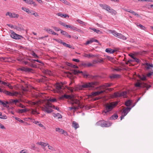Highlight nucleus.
<instances>
[{"label": "nucleus", "mask_w": 153, "mask_h": 153, "mask_svg": "<svg viewBox=\"0 0 153 153\" xmlns=\"http://www.w3.org/2000/svg\"><path fill=\"white\" fill-rule=\"evenodd\" d=\"M97 84L98 83L96 82L83 83L82 85L79 86V88L81 90H83L85 88H88L89 90H98V91L91 93L92 96H96L104 92L105 91V90L107 89H106L107 88L110 87L112 84L106 83L99 87H95Z\"/></svg>", "instance_id": "obj_1"}, {"label": "nucleus", "mask_w": 153, "mask_h": 153, "mask_svg": "<svg viewBox=\"0 0 153 153\" xmlns=\"http://www.w3.org/2000/svg\"><path fill=\"white\" fill-rule=\"evenodd\" d=\"M117 104L118 102H112L105 104L104 105V110L102 113V114L104 115L108 114L117 105Z\"/></svg>", "instance_id": "obj_2"}, {"label": "nucleus", "mask_w": 153, "mask_h": 153, "mask_svg": "<svg viewBox=\"0 0 153 153\" xmlns=\"http://www.w3.org/2000/svg\"><path fill=\"white\" fill-rule=\"evenodd\" d=\"M96 124L97 126H100L102 127H108L111 126L112 123L104 120H101L97 122Z\"/></svg>", "instance_id": "obj_3"}, {"label": "nucleus", "mask_w": 153, "mask_h": 153, "mask_svg": "<svg viewBox=\"0 0 153 153\" xmlns=\"http://www.w3.org/2000/svg\"><path fill=\"white\" fill-rule=\"evenodd\" d=\"M73 73L75 74H79L81 73L82 74V75L85 78L88 77L93 79L94 77V76H93L88 74L86 71L82 72V71L74 70H73Z\"/></svg>", "instance_id": "obj_4"}, {"label": "nucleus", "mask_w": 153, "mask_h": 153, "mask_svg": "<svg viewBox=\"0 0 153 153\" xmlns=\"http://www.w3.org/2000/svg\"><path fill=\"white\" fill-rule=\"evenodd\" d=\"M99 5L100 7L105 10L112 14L115 15L117 13V12L115 10L111 9L110 6L107 5L100 4Z\"/></svg>", "instance_id": "obj_5"}, {"label": "nucleus", "mask_w": 153, "mask_h": 153, "mask_svg": "<svg viewBox=\"0 0 153 153\" xmlns=\"http://www.w3.org/2000/svg\"><path fill=\"white\" fill-rule=\"evenodd\" d=\"M109 32L118 38L122 39L123 40L126 39V37L124 36L120 33H118L116 31L114 30H109Z\"/></svg>", "instance_id": "obj_6"}, {"label": "nucleus", "mask_w": 153, "mask_h": 153, "mask_svg": "<svg viewBox=\"0 0 153 153\" xmlns=\"http://www.w3.org/2000/svg\"><path fill=\"white\" fill-rule=\"evenodd\" d=\"M135 86L136 87L143 88L144 90H146L144 93V94L146 92V90H148L151 87V85L145 83L141 84L139 83H137L135 84Z\"/></svg>", "instance_id": "obj_7"}, {"label": "nucleus", "mask_w": 153, "mask_h": 153, "mask_svg": "<svg viewBox=\"0 0 153 153\" xmlns=\"http://www.w3.org/2000/svg\"><path fill=\"white\" fill-rule=\"evenodd\" d=\"M55 86L56 88L55 92L58 93H61L62 90L63 89V85L61 83H57L55 85Z\"/></svg>", "instance_id": "obj_8"}, {"label": "nucleus", "mask_w": 153, "mask_h": 153, "mask_svg": "<svg viewBox=\"0 0 153 153\" xmlns=\"http://www.w3.org/2000/svg\"><path fill=\"white\" fill-rule=\"evenodd\" d=\"M114 95L115 97H127V92L126 91H124L121 93L115 92Z\"/></svg>", "instance_id": "obj_9"}, {"label": "nucleus", "mask_w": 153, "mask_h": 153, "mask_svg": "<svg viewBox=\"0 0 153 153\" xmlns=\"http://www.w3.org/2000/svg\"><path fill=\"white\" fill-rule=\"evenodd\" d=\"M10 36L12 38L16 39H21L23 38L22 36L16 34L12 30L11 31Z\"/></svg>", "instance_id": "obj_10"}, {"label": "nucleus", "mask_w": 153, "mask_h": 153, "mask_svg": "<svg viewBox=\"0 0 153 153\" xmlns=\"http://www.w3.org/2000/svg\"><path fill=\"white\" fill-rule=\"evenodd\" d=\"M131 109V108L127 107L123 110L122 114L120 117L121 120H122V119L124 118V117L127 114Z\"/></svg>", "instance_id": "obj_11"}, {"label": "nucleus", "mask_w": 153, "mask_h": 153, "mask_svg": "<svg viewBox=\"0 0 153 153\" xmlns=\"http://www.w3.org/2000/svg\"><path fill=\"white\" fill-rule=\"evenodd\" d=\"M71 100L72 102L71 103L72 104H76L78 105V107H80V108H82V106H81L80 105V102L79 100L76 99H74L72 98Z\"/></svg>", "instance_id": "obj_12"}, {"label": "nucleus", "mask_w": 153, "mask_h": 153, "mask_svg": "<svg viewBox=\"0 0 153 153\" xmlns=\"http://www.w3.org/2000/svg\"><path fill=\"white\" fill-rule=\"evenodd\" d=\"M19 70L27 72H30L32 70V69L31 68L25 67H22L19 68Z\"/></svg>", "instance_id": "obj_13"}, {"label": "nucleus", "mask_w": 153, "mask_h": 153, "mask_svg": "<svg viewBox=\"0 0 153 153\" xmlns=\"http://www.w3.org/2000/svg\"><path fill=\"white\" fill-rule=\"evenodd\" d=\"M49 108L50 107L47 105V104H46V106L44 108V111L48 113H51L53 112V110L52 109Z\"/></svg>", "instance_id": "obj_14"}, {"label": "nucleus", "mask_w": 153, "mask_h": 153, "mask_svg": "<svg viewBox=\"0 0 153 153\" xmlns=\"http://www.w3.org/2000/svg\"><path fill=\"white\" fill-rule=\"evenodd\" d=\"M72 97L69 95H67L66 94H65L63 95L62 96L59 97V99L60 100H64L65 98L67 99H70L71 100L72 99Z\"/></svg>", "instance_id": "obj_15"}, {"label": "nucleus", "mask_w": 153, "mask_h": 153, "mask_svg": "<svg viewBox=\"0 0 153 153\" xmlns=\"http://www.w3.org/2000/svg\"><path fill=\"white\" fill-rule=\"evenodd\" d=\"M15 29H16L17 30L19 31L24 30L23 27L21 25H19L18 26H15Z\"/></svg>", "instance_id": "obj_16"}, {"label": "nucleus", "mask_w": 153, "mask_h": 153, "mask_svg": "<svg viewBox=\"0 0 153 153\" xmlns=\"http://www.w3.org/2000/svg\"><path fill=\"white\" fill-rule=\"evenodd\" d=\"M56 131L59 132L61 134L65 133V135L67 134V133L66 132H65L64 131L61 129H60L59 128H56Z\"/></svg>", "instance_id": "obj_17"}, {"label": "nucleus", "mask_w": 153, "mask_h": 153, "mask_svg": "<svg viewBox=\"0 0 153 153\" xmlns=\"http://www.w3.org/2000/svg\"><path fill=\"white\" fill-rule=\"evenodd\" d=\"M3 93H4L5 94L10 95V96H14L15 94L14 93H11L8 91H6L5 90H3Z\"/></svg>", "instance_id": "obj_18"}, {"label": "nucleus", "mask_w": 153, "mask_h": 153, "mask_svg": "<svg viewBox=\"0 0 153 153\" xmlns=\"http://www.w3.org/2000/svg\"><path fill=\"white\" fill-rule=\"evenodd\" d=\"M72 126L75 129L79 127L78 124L75 121H73L72 123Z\"/></svg>", "instance_id": "obj_19"}, {"label": "nucleus", "mask_w": 153, "mask_h": 153, "mask_svg": "<svg viewBox=\"0 0 153 153\" xmlns=\"http://www.w3.org/2000/svg\"><path fill=\"white\" fill-rule=\"evenodd\" d=\"M36 144L41 145L43 147H45L48 145V144L47 143H44L42 142H37L36 143Z\"/></svg>", "instance_id": "obj_20"}, {"label": "nucleus", "mask_w": 153, "mask_h": 153, "mask_svg": "<svg viewBox=\"0 0 153 153\" xmlns=\"http://www.w3.org/2000/svg\"><path fill=\"white\" fill-rule=\"evenodd\" d=\"M138 77L143 81H145L146 79V76L144 74H142L141 75H138Z\"/></svg>", "instance_id": "obj_21"}, {"label": "nucleus", "mask_w": 153, "mask_h": 153, "mask_svg": "<svg viewBox=\"0 0 153 153\" xmlns=\"http://www.w3.org/2000/svg\"><path fill=\"white\" fill-rule=\"evenodd\" d=\"M105 51L106 52L110 53H113L115 51L114 50L111 48H107L105 49Z\"/></svg>", "instance_id": "obj_22"}, {"label": "nucleus", "mask_w": 153, "mask_h": 153, "mask_svg": "<svg viewBox=\"0 0 153 153\" xmlns=\"http://www.w3.org/2000/svg\"><path fill=\"white\" fill-rule=\"evenodd\" d=\"M22 9L23 10L27 12L28 14H30L31 15L33 12V11H30L28 9L25 7H22Z\"/></svg>", "instance_id": "obj_23"}, {"label": "nucleus", "mask_w": 153, "mask_h": 153, "mask_svg": "<svg viewBox=\"0 0 153 153\" xmlns=\"http://www.w3.org/2000/svg\"><path fill=\"white\" fill-rule=\"evenodd\" d=\"M132 102L131 100H128L125 102V105L127 106H129L132 104Z\"/></svg>", "instance_id": "obj_24"}, {"label": "nucleus", "mask_w": 153, "mask_h": 153, "mask_svg": "<svg viewBox=\"0 0 153 153\" xmlns=\"http://www.w3.org/2000/svg\"><path fill=\"white\" fill-rule=\"evenodd\" d=\"M19 102V100H13V99H10L9 100V102L10 104H13L15 103L16 105V103L17 102Z\"/></svg>", "instance_id": "obj_25"}, {"label": "nucleus", "mask_w": 153, "mask_h": 153, "mask_svg": "<svg viewBox=\"0 0 153 153\" xmlns=\"http://www.w3.org/2000/svg\"><path fill=\"white\" fill-rule=\"evenodd\" d=\"M91 29L94 31V32H96L98 34H101L102 33V32L100 30L96 29L94 28H91Z\"/></svg>", "instance_id": "obj_26"}, {"label": "nucleus", "mask_w": 153, "mask_h": 153, "mask_svg": "<svg viewBox=\"0 0 153 153\" xmlns=\"http://www.w3.org/2000/svg\"><path fill=\"white\" fill-rule=\"evenodd\" d=\"M57 16H60L61 17L66 18L67 17H69V16L66 14H63L61 13H58L57 14Z\"/></svg>", "instance_id": "obj_27"}, {"label": "nucleus", "mask_w": 153, "mask_h": 153, "mask_svg": "<svg viewBox=\"0 0 153 153\" xmlns=\"http://www.w3.org/2000/svg\"><path fill=\"white\" fill-rule=\"evenodd\" d=\"M53 115L54 117H57L58 118H62V116L61 115V114L59 113H58L57 114H55V113H53Z\"/></svg>", "instance_id": "obj_28"}, {"label": "nucleus", "mask_w": 153, "mask_h": 153, "mask_svg": "<svg viewBox=\"0 0 153 153\" xmlns=\"http://www.w3.org/2000/svg\"><path fill=\"white\" fill-rule=\"evenodd\" d=\"M145 65L147 66L146 68L147 69H150V67H153V65L152 64H150L147 62L146 63Z\"/></svg>", "instance_id": "obj_29"}, {"label": "nucleus", "mask_w": 153, "mask_h": 153, "mask_svg": "<svg viewBox=\"0 0 153 153\" xmlns=\"http://www.w3.org/2000/svg\"><path fill=\"white\" fill-rule=\"evenodd\" d=\"M62 44L65 47H68L70 48H71V49H74V48H73V47H72V46H71L69 44H67L65 42H63Z\"/></svg>", "instance_id": "obj_30"}, {"label": "nucleus", "mask_w": 153, "mask_h": 153, "mask_svg": "<svg viewBox=\"0 0 153 153\" xmlns=\"http://www.w3.org/2000/svg\"><path fill=\"white\" fill-rule=\"evenodd\" d=\"M118 116L117 114H114L112 115L110 118V120H114L117 118Z\"/></svg>", "instance_id": "obj_31"}, {"label": "nucleus", "mask_w": 153, "mask_h": 153, "mask_svg": "<svg viewBox=\"0 0 153 153\" xmlns=\"http://www.w3.org/2000/svg\"><path fill=\"white\" fill-rule=\"evenodd\" d=\"M103 62V60L100 59H98L96 60H95L93 61V63H100Z\"/></svg>", "instance_id": "obj_32"}, {"label": "nucleus", "mask_w": 153, "mask_h": 153, "mask_svg": "<svg viewBox=\"0 0 153 153\" xmlns=\"http://www.w3.org/2000/svg\"><path fill=\"white\" fill-rule=\"evenodd\" d=\"M25 1L26 3L30 4H34L35 3L33 1V0H23Z\"/></svg>", "instance_id": "obj_33"}, {"label": "nucleus", "mask_w": 153, "mask_h": 153, "mask_svg": "<svg viewBox=\"0 0 153 153\" xmlns=\"http://www.w3.org/2000/svg\"><path fill=\"white\" fill-rule=\"evenodd\" d=\"M136 25L138 27H140V28L142 30H144L145 28V27L144 26L139 23H136Z\"/></svg>", "instance_id": "obj_34"}, {"label": "nucleus", "mask_w": 153, "mask_h": 153, "mask_svg": "<svg viewBox=\"0 0 153 153\" xmlns=\"http://www.w3.org/2000/svg\"><path fill=\"white\" fill-rule=\"evenodd\" d=\"M120 76V75L119 74H113L112 75L110 76V78H116L119 77Z\"/></svg>", "instance_id": "obj_35"}, {"label": "nucleus", "mask_w": 153, "mask_h": 153, "mask_svg": "<svg viewBox=\"0 0 153 153\" xmlns=\"http://www.w3.org/2000/svg\"><path fill=\"white\" fill-rule=\"evenodd\" d=\"M35 124L37 125L40 127L43 128H45V127L39 121H36V122H35Z\"/></svg>", "instance_id": "obj_36"}, {"label": "nucleus", "mask_w": 153, "mask_h": 153, "mask_svg": "<svg viewBox=\"0 0 153 153\" xmlns=\"http://www.w3.org/2000/svg\"><path fill=\"white\" fill-rule=\"evenodd\" d=\"M46 104H47V105H48V106H49L50 108H52L54 109H55L56 108L55 106L54 105H52L49 102H48Z\"/></svg>", "instance_id": "obj_37"}, {"label": "nucleus", "mask_w": 153, "mask_h": 153, "mask_svg": "<svg viewBox=\"0 0 153 153\" xmlns=\"http://www.w3.org/2000/svg\"><path fill=\"white\" fill-rule=\"evenodd\" d=\"M129 12L130 13H132L133 15L136 16L137 17H139V15L138 14H137L135 12H134V11L130 10L129 11Z\"/></svg>", "instance_id": "obj_38"}, {"label": "nucleus", "mask_w": 153, "mask_h": 153, "mask_svg": "<svg viewBox=\"0 0 153 153\" xmlns=\"http://www.w3.org/2000/svg\"><path fill=\"white\" fill-rule=\"evenodd\" d=\"M0 104L1 105H2L4 107H8L9 106L8 105H6V104L5 102L2 101L0 100Z\"/></svg>", "instance_id": "obj_39"}, {"label": "nucleus", "mask_w": 153, "mask_h": 153, "mask_svg": "<svg viewBox=\"0 0 153 153\" xmlns=\"http://www.w3.org/2000/svg\"><path fill=\"white\" fill-rule=\"evenodd\" d=\"M48 102L50 101L51 102H56V99L55 98H50V99L48 100Z\"/></svg>", "instance_id": "obj_40"}, {"label": "nucleus", "mask_w": 153, "mask_h": 153, "mask_svg": "<svg viewBox=\"0 0 153 153\" xmlns=\"http://www.w3.org/2000/svg\"><path fill=\"white\" fill-rule=\"evenodd\" d=\"M45 30L49 34H52V33L53 31L52 30L50 29L49 28L47 29L46 30Z\"/></svg>", "instance_id": "obj_41"}, {"label": "nucleus", "mask_w": 153, "mask_h": 153, "mask_svg": "<svg viewBox=\"0 0 153 153\" xmlns=\"http://www.w3.org/2000/svg\"><path fill=\"white\" fill-rule=\"evenodd\" d=\"M94 56V55L92 54H85L84 55V56L88 58H90L91 57H92Z\"/></svg>", "instance_id": "obj_42"}, {"label": "nucleus", "mask_w": 153, "mask_h": 153, "mask_svg": "<svg viewBox=\"0 0 153 153\" xmlns=\"http://www.w3.org/2000/svg\"><path fill=\"white\" fill-rule=\"evenodd\" d=\"M76 21L78 22L79 23H80L81 24L85 25V23L83 22V21H82L80 19H77V20Z\"/></svg>", "instance_id": "obj_43"}, {"label": "nucleus", "mask_w": 153, "mask_h": 153, "mask_svg": "<svg viewBox=\"0 0 153 153\" xmlns=\"http://www.w3.org/2000/svg\"><path fill=\"white\" fill-rule=\"evenodd\" d=\"M27 111L26 109H19V112L20 113H23L24 112H25Z\"/></svg>", "instance_id": "obj_44"}, {"label": "nucleus", "mask_w": 153, "mask_h": 153, "mask_svg": "<svg viewBox=\"0 0 153 153\" xmlns=\"http://www.w3.org/2000/svg\"><path fill=\"white\" fill-rule=\"evenodd\" d=\"M48 149L50 150L53 151H56V150L55 149V148L51 146L48 145Z\"/></svg>", "instance_id": "obj_45"}, {"label": "nucleus", "mask_w": 153, "mask_h": 153, "mask_svg": "<svg viewBox=\"0 0 153 153\" xmlns=\"http://www.w3.org/2000/svg\"><path fill=\"white\" fill-rule=\"evenodd\" d=\"M32 55L33 56H34L35 58H39V56L35 53L34 51L32 52Z\"/></svg>", "instance_id": "obj_46"}, {"label": "nucleus", "mask_w": 153, "mask_h": 153, "mask_svg": "<svg viewBox=\"0 0 153 153\" xmlns=\"http://www.w3.org/2000/svg\"><path fill=\"white\" fill-rule=\"evenodd\" d=\"M52 27L56 31H58L61 30L59 28L56 27L52 26Z\"/></svg>", "instance_id": "obj_47"}, {"label": "nucleus", "mask_w": 153, "mask_h": 153, "mask_svg": "<svg viewBox=\"0 0 153 153\" xmlns=\"http://www.w3.org/2000/svg\"><path fill=\"white\" fill-rule=\"evenodd\" d=\"M19 15L18 14L14 13L12 14V18H17L19 17Z\"/></svg>", "instance_id": "obj_48"}, {"label": "nucleus", "mask_w": 153, "mask_h": 153, "mask_svg": "<svg viewBox=\"0 0 153 153\" xmlns=\"http://www.w3.org/2000/svg\"><path fill=\"white\" fill-rule=\"evenodd\" d=\"M13 14L10 12H7L6 14V16H9L10 17L12 18Z\"/></svg>", "instance_id": "obj_49"}, {"label": "nucleus", "mask_w": 153, "mask_h": 153, "mask_svg": "<svg viewBox=\"0 0 153 153\" xmlns=\"http://www.w3.org/2000/svg\"><path fill=\"white\" fill-rule=\"evenodd\" d=\"M56 41L58 42V43H60V44H62V43L63 42H62V40L60 39H54Z\"/></svg>", "instance_id": "obj_50"}, {"label": "nucleus", "mask_w": 153, "mask_h": 153, "mask_svg": "<svg viewBox=\"0 0 153 153\" xmlns=\"http://www.w3.org/2000/svg\"><path fill=\"white\" fill-rule=\"evenodd\" d=\"M15 119L17 120V121H19V122H21V123H23L24 121L23 120H21L19 118L17 117H16L15 118Z\"/></svg>", "instance_id": "obj_51"}, {"label": "nucleus", "mask_w": 153, "mask_h": 153, "mask_svg": "<svg viewBox=\"0 0 153 153\" xmlns=\"http://www.w3.org/2000/svg\"><path fill=\"white\" fill-rule=\"evenodd\" d=\"M31 113L32 114H39V113H37V112L36 110H33V109H32V110Z\"/></svg>", "instance_id": "obj_52"}, {"label": "nucleus", "mask_w": 153, "mask_h": 153, "mask_svg": "<svg viewBox=\"0 0 153 153\" xmlns=\"http://www.w3.org/2000/svg\"><path fill=\"white\" fill-rule=\"evenodd\" d=\"M60 31H61V33L62 34L65 35V36L67 34V32H66V31H65L64 30H61Z\"/></svg>", "instance_id": "obj_53"}, {"label": "nucleus", "mask_w": 153, "mask_h": 153, "mask_svg": "<svg viewBox=\"0 0 153 153\" xmlns=\"http://www.w3.org/2000/svg\"><path fill=\"white\" fill-rule=\"evenodd\" d=\"M62 2H63L65 4L67 5H70V3L68 2L66 0H62Z\"/></svg>", "instance_id": "obj_54"}, {"label": "nucleus", "mask_w": 153, "mask_h": 153, "mask_svg": "<svg viewBox=\"0 0 153 153\" xmlns=\"http://www.w3.org/2000/svg\"><path fill=\"white\" fill-rule=\"evenodd\" d=\"M122 70V69L118 68H116L113 69V71H120Z\"/></svg>", "instance_id": "obj_55"}, {"label": "nucleus", "mask_w": 153, "mask_h": 153, "mask_svg": "<svg viewBox=\"0 0 153 153\" xmlns=\"http://www.w3.org/2000/svg\"><path fill=\"white\" fill-rule=\"evenodd\" d=\"M133 61H135L137 63H138L140 62V60L139 59H137L136 57H135L134 58V59L133 60Z\"/></svg>", "instance_id": "obj_56"}, {"label": "nucleus", "mask_w": 153, "mask_h": 153, "mask_svg": "<svg viewBox=\"0 0 153 153\" xmlns=\"http://www.w3.org/2000/svg\"><path fill=\"white\" fill-rule=\"evenodd\" d=\"M0 118L3 119H5L7 118V117L5 115H3L0 117Z\"/></svg>", "instance_id": "obj_57"}, {"label": "nucleus", "mask_w": 153, "mask_h": 153, "mask_svg": "<svg viewBox=\"0 0 153 153\" xmlns=\"http://www.w3.org/2000/svg\"><path fill=\"white\" fill-rule=\"evenodd\" d=\"M45 71V73H46L47 74H48L49 75H51V72L50 71L47 70Z\"/></svg>", "instance_id": "obj_58"}, {"label": "nucleus", "mask_w": 153, "mask_h": 153, "mask_svg": "<svg viewBox=\"0 0 153 153\" xmlns=\"http://www.w3.org/2000/svg\"><path fill=\"white\" fill-rule=\"evenodd\" d=\"M153 74V72H150L148 73L147 74V76L148 77H150L151 75Z\"/></svg>", "instance_id": "obj_59"}, {"label": "nucleus", "mask_w": 153, "mask_h": 153, "mask_svg": "<svg viewBox=\"0 0 153 153\" xmlns=\"http://www.w3.org/2000/svg\"><path fill=\"white\" fill-rule=\"evenodd\" d=\"M59 23L61 25L64 26V27H65V24L64 23H63V22H62L61 21H59Z\"/></svg>", "instance_id": "obj_60"}, {"label": "nucleus", "mask_w": 153, "mask_h": 153, "mask_svg": "<svg viewBox=\"0 0 153 153\" xmlns=\"http://www.w3.org/2000/svg\"><path fill=\"white\" fill-rule=\"evenodd\" d=\"M28 60L30 61L31 62L34 63L36 61V59H32L30 58H28Z\"/></svg>", "instance_id": "obj_61"}, {"label": "nucleus", "mask_w": 153, "mask_h": 153, "mask_svg": "<svg viewBox=\"0 0 153 153\" xmlns=\"http://www.w3.org/2000/svg\"><path fill=\"white\" fill-rule=\"evenodd\" d=\"M20 153H27L26 149H23L21 150Z\"/></svg>", "instance_id": "obj_62"}, {"label": "nucleus", "mask_w": 153, "mask_h": 153, "mask_svg": "<svg viewBox=\"0 0 153 153\" xmlns=\"http://www.w3.org/2000/svg\"><path fill=\"white\" fill-rule=\"evenodd\" d=\"M81 65L82 66H84V67H87V63L83 62L81 64Z\"/></svg>", "instance_id": "obj_63"}, {"label": "nucleus", "mask_w": 153, "mask_h": 153, "mask_svg": "<svg viewBox=\"0 0 153 153\" xmlns=\"http://www.w3.org/2000/svg\"><path fill=\"white\" fill-rule=\"evenodd\" d=\"M9 83L6 82L4 81L2 82V84L6 86H8V84H9Z\"/></svg>", "instance_id": "obj_64"}]
</instances>
